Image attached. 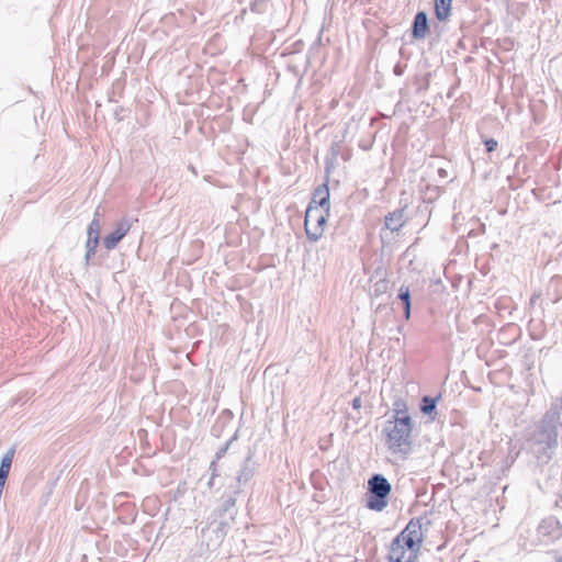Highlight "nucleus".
Instances as JSON below:
<instances>
[{"instance_id": "26", "label": "nucleus", "mask_w": 562, "mask_h": 562, "mask_svg": "<svg viewBox=\"0 0 562 562\" xmlns=\"http://www.w3.org/2000/svg\"><path fill=\"white\" fill-rule=\"evenodd\" d=\"M235 437H233L229 441L226 442V445L222 448L218 449V451L216 452V460H220L222 457H224V454L227 452L228 450V447H229V443L231 441L234 439Z\"/></svg>"}, {"instance_id": "11", "label": "nucleus", "mask_w": 562, "mask_h": 562, "mask_svg": "<svg viewBox=\"0 0 562 562\" xmlns=\"http://www.w3.org/2000/svg\"><path fill=\"white\" fill-rule=\"evenodd\" d=\"M329 215V209H321V213L318 220L315 222V226L313 228L307 229V238L311 241H317L324 232V226L327 223V218Z\"/></svg>"}, {"instance_id": "18", "label": "nucleus", "mask_w": 562, "mask_h": 562, "mask_svg": "<svg viewBox=\"0 0 562 562\" xmlns=\"http://www.w3.org/2000/svg\"><path fill=\"white\" fill-rule=\"evenodd\" d=\"M440 396L431 397V396H424L420 402V411L423 414L431 416L434 413H436L437 402Z\"/></svg>"}, {"instance_id": "22", "label": "nucleus", "mask_w": 562, "mask_h": 562, "mask_svg": "<svg viewBox=\"0 0 562 562\" xmlns=\"http://www.w3.org/2000/svg\"><path fill=\"white\" fill-rule=\"evenodd\" d=\"M393 412H394V416L393 417L404 416L405 414H408L407 413L406 404L403 401H395L394 402Z\"/></svg>"}, {"instance_id": "29", "label": "nucleus", "mask_w": 562, "mask_h": 562, "mask_svg": "<svg viewBox=\"0 0 562 562\" xmlns=\"http://www.w3.org/2000/svg\"><path fill=\"white\" fill-rule=\"evenodd\" d=\"M361 403H362V402H361V398H360V397H355V398L352 400L351 405H352V407H353L355 409H359V408L361 407Z\"/></svg>"}, {"instance_id": "30", "label": "nucleus", "mask_w": 562, "mask_h": 562, "mask_svg": "<svg viewBox=\"0 0 562 562\" xmlns=\"http://www.w3.org/2000/svg\"><path fill=\"white\" fill-rule=\"evenodd\" d=\"M216 469H217V460H213L210 464V470L212 471V473H216Z\"/></svg>"}, {"instance_id": "23", "label": "nucleus", "mask_w": 562, "mask_h": 562, "mask_svg": "<svg viewBox=\"0 0 562 562\" xmlns=\"http://www.w3.org/2000/svg\"><path fill=\"white\" fill-rule=\"evenodd\" d=\"M483 143L487 153H493L498 146V143L495 138H485Z\"/></svg>"}, {"instance_id": "35", "label": "nucleus", "mask_w": 562, "mask_h": 562, "mask_svg": "<svg viewBox=\"0 0 562 562\" xmlns=\"http://www.w3.org/2000/svg\"><path fill=\"white\" fill-rule=\"evenodd\" d=\"M306 64L307 65L310 64V56H307V58H306Z\"/></svg>"}, {"instance_id": "25", "label": "nucleus", "mask_w": 562, "mask_h": 562, "mask_svg": "<svg viewBox=\"0 0 562 562\" xmlns=\"http://www.w3.org/2000/svg\"><path fill=\"white\" fill-rule=\"evenodd\" d=\"M339 155V145L338 143H333L330 146L329 153L326 155L327 158H333V160H336Z\"/></svg>"}, {"instance_id": "16", "label": "nucleus", "mask_w": 562, "mask_h": 562, "mask_svg": "<svg viewBox=\"0 0 562 562\" xmlns=\"http://www.w3.org/2000/svg\"><path fill=\"white\" fill-rule=\"evenodd\" d=\"M13 457H14V449L12 448V449L8 450L3 454L2 459H1V462H0V484H4L5 485V482H7V479H8L10 469H11V465H12Z\"/></svg>"}, {"instance_id": "32", "label": "nucleus", "mask_w": 562, "mask_h": 562, "mask_svg": "<svg viewBox=\"0 0 562 562\" xmlns=\"http://www.w3.org/2000/svg\"><path fill=\"white\" fill-rule=\"evenodd\" d=\"M322 42V35L319 34L315 43L312 45L311 50L314 49L316 46L321 45Z\"/></svg>"}, {"instance_id": "34", "label": "nucleus", "mask_w": 562, "mask_h": 562, "mask_svg": "<svg viewBox=\"0 0 562 562\" xmlns=\"http://www.w3.org/2000/svg\"><path fill=\"white\" fill-rule=\"evenodd\" d=\"M438 172H439V175H440L441 177L446 176V170H445V169H442V168H440V169L438 170Z\"/></svg>"}, {"instance_id": "33", "label": "nucleus", "mask_w": 562, "mask_h": 562, "mask_svg": "<svg viewBox=\"0 0 562 562\" xmlns=\"http://www.w3.org/2000/svg\"><path fill=\"white\" fill-rule=\"evenodd\" d=\"M121 111H122V108H117V109H115V111H114V115H115V117L117 119V121H121V120H122V119L120 117V112H121Z\"/></svg>"}, {"instance_id": "19", "label": "nucleus", "mask_w": 562, "mask_h": 562, "mask_svg": "<svg viewBox=\"0 0 562 562\" xmlns=\"http://www.w3.org/2000/svg\"><path fill=\"white\" fill-rule=\"evenodd\" d=\"M389 281L384 278L376 280L370 290V295L372 297H379L387 292Z\"/></svg>"}, {"instance_id": "24", "label": "nucleus", "mask_w": 562, "mask_h": 562, "mask_svg": "<svg viewBox=\"0 0 562 562\" xmlns=\"http://www.w3.org/2000/svg\"><path fill=\"white\" fill-rule=\"evenodd\" d=\"M335 161L336 160H333V158L325 157V173H326L325 179L326 178L329 179V175L333 171V169L335 168Z\"/></svg>"}, {"instance_id": "3", "label": "nucleus", "mask_w": 562, "mask_h": 562, "mask_svg": "<svg viewBox=\"0 0 562 562\" xmlns=\"http://www.w3.org/2000/svg\"><path fill=\"white\" fill-rule=\"evenodd\" d=\"M239 492L238 488L233 492H225L221 497L220 505L209 517V528L214 526L213 532L217 542H221L226 537L231 526L235 522L238 513L236 501Z\"/></svg>"}, {"instance_id": "28", "label": "nucleus", "mask_w": 562, "mask_h": 562, "mask_svg": "<svg viewBox=\"0 0 562 562\" xmlns=\"http://www.w3.org/2000/svg\"><path fill=\"white\" fill-rule=\"evenodd\" d=\"M393 72L395 76H402L404 74V67L401 64H396L393 68Z\"/></svg>"}, {"instance_id": "27", "label": "nucleus", "mask_w": 562, "mask_h": 562, "mask_svg": "<svg viewBox=\"0 0 562 562\" xmlns=\"http://www.w3.org/2000/svg\"><path fill=\"white\" fill-rule=\"evenodd\" d=\"M471 23H472L471 21H467V20L462 19L459 23L460 31L464 34L465 31L470 27Z\"/></svg>"}, {"instance_id": "12", "label": "nucleus", "mask_w": 562, "mask_h": 562, "mask_svg": "<svg viewBox=\"0 0 562 562\" xmlns=\"http://www.w3.org/2000/svg\"><path fill=\"white\" fill-rule=\"evenodd\" d=\"M453 0H434V14L439 22H447L452 13Z\"/></svg>"}, {"instance_id": "7", "label": "nucleus", "mask_w": 562, "mask_h": 562, "mask_svg": "<svg viewBox=\"0 0 562 562\" xmlns=\"http://www.w3.org/2000/svg\"><path fill=\"white\" fill-rule=\"evenodd\" d=\"M408 32L412 41H423L427 37L430 32V21L426 11L418 10L415 13Z\"/></svg>"}, {"instance_id": "8", "label": "nucleus", "mask_w": 562, "mask_h": 562, "mask_svg": "<svg viewBox=\"0 0 562 562\" xmlns=\"http://www.w3.org/2000/svg\"><path fill=\"white\" fill-rule=\"evenodd\" d=\"M407 204L401 205L392 212H389L384 216L383 231L391 233H398L401 228L406 224L408 216L406 214ZM382 240L384 239V232L381 234Z\"/></svg>"}, {"instance_id": "9", "label": "nucleus", "mask_w": 562, "mask_h": 562, "mask_svg": "<svg viewBox=\"0 0 562 562\" xmlns=\"http://www.w3.org/2000/svg\"><path fill=\"white\" fill-rule=\"evenodd\" d=\"M133 225L132 218H122L115 225L112 232L106 234L103 238L102 246H117V244L125 237Z\"/></svg>"}, {"instance_id": "21", "label": "nucleus", "mask_w": 562, "mask_h": 562, "mask_svg": "<svg viewBox=\"0 0 562 562\" xmlns=\"http://www.w3.org/2000/svg\"><path fill=\"white\" fill-rule=\"evenodd\" d=\"M99 248H87V252L85 255V259L87 265H98L101 261L95 259V255Z\"/></svg>"}, {"instance_id": "1", "label": "nucleus", "mask_w": 562, "mask_h": 562, "mask_svg": "<svg viewBox=\"0 0 562 562\" xmlns=\"http://www.w3.org/2000/svg\"><path fill=\"white\" fill-rule=\"evenodd\" d=\"M562 426L561 412L559 405L554 404L544 414L540 426L539 432L535 437L536 445L540 446L539 449L535 450V454L538 459L551 458V451L558 447L559 428Z\"/></svg>"}, {"instance_id": "10", "label": "nucleus", "mask_w": 562, "mask_h": 562, "mask_svg": "<svg viewBox=\"0 0 562 562\" xmlns=\"http://www.w3.org/2000/svg\"><path fill=\"white\" fill-rule=\"evenodd\" d=\"M308 204L315 205L321 209H330V192L328 178H326L322 184L317 186L314 189L312 199Z\"/></svg>"}, {"instance_id": "2", "label": "nucleus", "mask_w": 562, "mask_h": 562, "mask_svg": "<svg viewBox=\"0 0 562 562\" xmlns=\"http://www.w3.org/2000/svg\"><path fill=\"white\" fill-rule=\"evenodd\" d=\"M413 422L408 414L385 422L383 435L385 445L393 453L407 454L411 450Z\"/></svg>"}, {"instance_id": "14", "label": "nucleus", "mask_w": 562, "mask_h": 562, "mask_svg": "<svg viewBox=\"0 0 562 562\" xmlns=\"http://www.w3.org/2000/svg\"><path fill=\"white\" fill-rule=\"evenodd\" d=\"M397 299L402 302L404 318L409 321L412 314V295L409 286L402 284L398 289Z\"/></svg>"}, {"instance_id": "6", "label": "nucleus", "mask_w": 562, "mask_h": 562, "mask_svg": "<svg viewBox=\"0 0 562 562\" xmlns=\"http://www.w3.org/2000/svg\"><path fill=\"white\" fill-rule=\"evenodd\" d=\"M418 551L409 549L400 539L394 538L389 547V562H416Z\"/></svg>"}, {"instance_id": "31", "label": "nucleus", "mask_w": 562, "mask_h": 562, "mask_svg": "<svg viewBox=\"0 0 562 562\" xmlns=\"http://www.w3.org/2000/svg\"><path fill=\"white\" fill-rule=\"evenodd\" d=\"M215 476H216V473H212V475H211V477H210V480H209V482H207V486H209L210 488H211V487L213 486V484H214V479H215Z\"/></svg>"}, {"instance_id": "4", "label": "nucleus", "mask_w": 562, "mask_h": 562, "mask_svg": "<svg viewBox=\"0 0 562 562\" xmlns=\"http://www.w3.org/2000/svg\"><path fill=\"white\" fill-rule=\"evenodd\" d=\"M391 491L392 485L383 474H373L368 481L367 508L382 512L387 506Z\"/></svg>"}, {"instance_id": "13", "label": "nucleus", "mask_w": 562, "mask_h": 562, "mask_svg": "<svg viewBox=\"0 0 562 562\" xmlns=\"http://www.w3.org/2000/svg\"><path fill=\"white\" fill-rule=\"evenodd\" d=\"M99 213L95 212L93 220L87 227V240L85 246H100V221Z\"/></svg>"}, {"instance_id": "20", "label": "nucleus", "mask_w": 562, "mask_h": 562, "mask_svg": "<svg viewBox=\"0 0 562 562\" xmlns=\"http://www.w3.org/2000/svg\"><path fill=\"white\" fill-rule=\"evenodd\" d=\"M266 7V0H250L249 9L254 13H263Z\"/></svg>"}, {"instance_id": "5", "label": "nucleus", "mask_w": 562, "mask_h": 562, "mask_svg": "<svg viewBox=\"0 0 562 562\" xmlns=\"http://www.w3.org/2000/svg\"><path fill=\"white\" fill-rule=\"evenodd\" d=\"M395 538L400 539V541L409 549H414L419 552L424 540L420 518L411 519L406 527Z\"/></svg>"}, {"instance_id": "17", "label": "nucleus", "mask_w": 562, "mask_h": 562, "mask_svg": "<svg viewBox=\"0 0 562 562\" xmlns=\"http://www.w3.org/2000/svg\"><path fill=\"white\" fill-rule=\"evenodd\" d=\"M321 213V207H317L315 205H307V209L305 211V218H304V225L305 231L307 232L308 228H313L315 226V222L318 220Z\"/></svg>"}, {"instance_id": "15", "label": "nucleus", "mask_w": 562, "mask_h": 562, "mask_svg": "<svg viewBox=\"0 0 562 562\" xmlns=\"http://www.w3.org/2000/svg\"><path fill=\"white\" fill-rule=\"evenodd\" d=\"M254 473H255L254 462L251 461V456H248L246 458V460L244 461L240 470L238 471V474H237L238 484L240 485V484L247 483L254 476Z\"/></svg>"}]
</instances>
